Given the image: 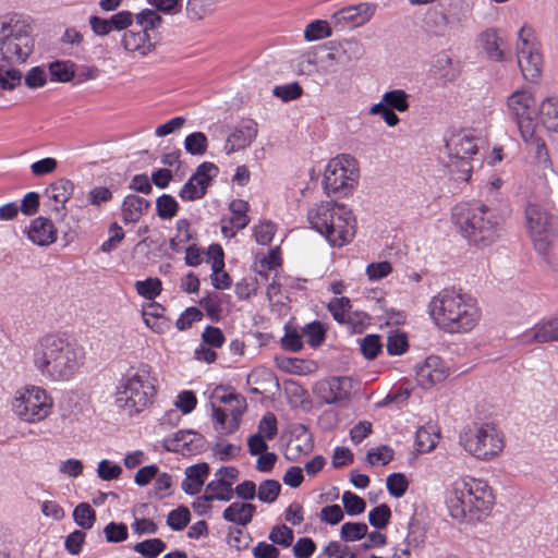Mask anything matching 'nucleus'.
Here are the masks:
<instances>
[{
    "mask_svg": "<svg viewBox=\"0 0 558 558\" xmlns=\"http://www.w3.org/2000/svg\"><path fill=\"white\" fill-rule=\"evenodd\" d=\"M361 352L367 360H374L381 352L383 343L378 335H367L360 340Z\"/></svg>",
    "mask_w": 558,
    "mask_h": 558,
    "instance_id": "603ef678",
    "label": "nucleus"
},
{
    "mask_svg": "<svg viewBox=\"0 0 558 558\" xmlns=\"http://www.w3.org/2000/svg\"><path fill=\"white\" fill-rule=\"evenodd\" d=\"M342 504L349 515H357L365 511V500L352 492H344L342 495Z\"/></svg>",
    "mask_w": 558,
    "mask_h": 558,
    "instance_id": "6e6d98bb",
    "label": "nucleus"
},
{
    "mask_svg": "<svg viewBox=\"0 0 558 558\" xmlns=\"http://www.w3.org/2000/svg\"><path fill=\"white\" fill-rule=\"evenodd\" d=\"M122 45L126 51H138L142 56H146L155 48V43L150 40L148 33L138 31H129L122 37Z\"/></svg>",
    "mask_w": 558,
    "mask_h": 558,
    "instance_id": "5701e85b",
    "label": "nucleus"
},
{
    "mask_svg": "<svg viewBox=\"0 0 558 558\" xmlns=\"http://www.w3.org/2000/svg\"><path fill=\"white\" fill-rule=\"evenodd\" d=\"M374 14V8L369 3H359L340 9L331 16V24L343 29L365 24Z\"/></svg>",
    "mask_w": 558,
    "mask_h": 558,
    "instance_id": "dca6fc26",
    "label": "nucleus"
},
{
    "mask_svg": "<svg viewBox=\"0 0 558 558\" xmlns=\"http://www.w3.org/2000/svg\"><path fill=\"white\" fill-rule=\"evenodd\" d=\"M245 410L246 401L245 398L243 397L236 399L234 403L230 404V408L227 410L231 415V418L229 420L228 433H234L239 429L241 416L243 415Z\"/></svg>",
    "mask_w": 558,
    "mask_h": 558,
    "instance_id": "680f3d73",
    "label": "nucleus"
},
{
    "mask_svg": "<svg viewBox=\"0 0 558 558\" xmlns=\"http://www.w3.org/2000/svg\"><path fill=\"white\" fill-rule=\"evenodd\" d=\"M149 369L147 364H141L136 369L131 368L119 381L116 404L129 415L143 411L151 403L156 395Z\"/></svg>",
    "mask_w": 558,
    "mask_h": 558,
    "instance_id": "423d86ee",
    "label": "nucleus"
},
{
    "mask_svg": "<svg viewBox=\"0 0 558 558\" xmlns=\"http://www.w3.org/2000/svg\"><path fill=\"white\" fill-rule=\"evenodd\" d=\"M445 147L449 158H471L477 153L475 138L463 131L454 133L446 140Z\"/></svg>",
    "mask_w": 558,
    "mask_h": 558,
    "instance_id": "6ab92c4d",
    "label": "nucleus"
},
{
    "mask_svg": "<svg viewBox=\"0 0 558 558\" xmlns=\"http://www.w3.org/2000/svg\"><path fill=\"white\" fill-rule=\"evenodd\" d=\"M409 97L403 89H392L383 95L387 108L398 112H404L409 109Z\"/></svg>",
    "mask_w": 558,
    "mask_h": 558,
    "instance_id": "2f4dec72",
    "label": "nucleus"
},
{
    "mask_svg": "<svg viewBox=\"0 0 558 558\" xmlns=\"http://www.w3.org/2000/svg\"><path fill=\"white\" fill-rule=\"evenodd\" d=\"M352 383L347 376L319 380L314 386V393L326 404H338L350 399Z\"/></svg>",
    "mask_w": 558,
    "mask_h": 558,
    "instance_id": "4468645a",
    "label": "nucleus"
},
{
    "mask_svg": "<svg viewBox=\"0 0 558 558\" xmlns=\"http://www.w3.org/2000/svg\"><path fill=\"white\" fill-rule=\"evenodd\" d=\"M368 527L363 522H347L341 526L340 537L344 542L360 541L366 536Z\"/></svg>",
    "mask_w": 558,
    "mask_h": 558,
    "instance_id": "a19ab883",
    "label": "nucleus"
},
{
    "mask_svg": "<svg viewBox=\"0 0 558 558\" xmlns=\"http://www.w3.org/2000/svg\"><path fill=\"white\" fill-rule=\"evenodd\" d=\"M122 473V468L110 460H101L98 463L97 475L102 481L117 480Z\"/></svg>",
    "mask_w": 558,
    "mask_h": 558,
    "instance_id": "69168bd1",
    "label": "nucleus"
},
{
    "mask_svg": "<svg viewBox=\"0 0 558 558\" xmlns=\"http://www.w3.org/2000/svg\"><path fill=\"white\" fill-rule=\"evenodd\" d=\"M52 399L40 387H31L16 397L13 401L14 413L28 423L39 422L46 418L52 409Z\"/></svg>",
    "mask_w": 558,
    "mask_h": 558,
    "instance_id": "9b49d317",
    "label": "nucleus"
},
{
    "mask_svg": "<svg viewBox=\"0 0 558 558\" xmlns=\"http://www.w3.org/2000/svg\"><path fill=\"white\" fill-rule=\"evenodd\" d=\"M293 435H295V441H299L294 447L295 451L298 453L308 454L314 448V442L307 427L303 424H299L295 426Z\"/></svg>",
    "mask_w": 558,
    "mask_h": 558,
    "instance_id": "09e8293b",
    "label": "nucleus"
},
{
    "mask_svg": "<svg viewBox=\"0 0 558 558\" xmlns=\"http://www.w3.org/2000/svg\"><path fill=\"white\" fill-rule=\"evenodd\" d=\"M280 342L286 351L299 352L303 348L302 335L290 324L284 326V336Z\"/></svg>",
    "mask_w": 558,
    "mask_h": 558,
    "instance_id": "37998d69",
    "label": "nucleus"
},
{
    "mask_svg": "<svg viewBox=\"0 0 558 558\" xmlns=\"http://www.w3.org/2000/svg\"><path fill=\"white\" fill-rule=\"evenodd\" d=\"M73 192V182L64 178L51 183L46 190V194L49 198L53 199L56 203L62 204V209H65L64 204L70 199Z\"/></svg>",
    "mask_w": 558,
    "mask_h": 558,
    "instance_id": "cd10ccee",
    "label": "nucleus"
},
{
    "mask_svg": "<svg viewBox=\"0 0 558 558\" xmlns=\"http://www.w3.org/2000/svg\"><path fill=\"white\" fill-rule=\"evenodd\" d=\"M165 549L166 543L160 538L145 539L134 546V550L145 558H157Z\"/></svg>",
    "mask_w": 558,
    "mask_h": 558,
    "instance_id": "4c0bfd02",
    "label": "nucleus"
},
{
    "mask_svg": "<svg viewBox=\"0 0 558 558\" xmlns=\"http://www.w3.org/2000/svg\"><path fill=\"white\" fill-rule=\"evenodd\" d=\"M191 521L190 510L185 506H179L169 512L167 524L173 531H182Z\"/></svg>",
    "mask_w": 558,
    "mask_h": 558,
    "instance_id": "3c124183",
    "label": "nucleus"
},
{
    "mask_svg": "<svg viewBox=\"0 0 558 558\" xmlns=\"http://www.w3.org/2000/svg\"><path fill=\"white\" fill-rule=\"evenodd\" d=\"M104 534L108 543H121L128 538L129 532L126 524L110 522L105 526Z\"/></svg>",
    "mask_w": 558,
    "mask_h": 558,
    "instance_id": "13d9d810",
    "label": "nucleus"
},
{
    "mask_svg": "<svg viewBox=\"0 0 558 558\" xmlns=\"http://www.w3.org/2000/svg\"><path fill=\"white\" fill-rule=\"evenodd\" d=\"M22 72L17 69H4L0 66V89L13 90L22 83Z\"/></svg>",
    "mask_w": 558,
    "mask_h": 558,
    "instance_id": "5fc2aeb1",
    "label": "nucleus"
},
{
    "mask_svg": "<svg viewBox=\"0 0 558 558\" xmlns=\"http://www.w3.org/2000/svg\"><path fill=\"white\" fill-rule=\"evenodd\" d=\"M518 64L525 80L534 82L541 75L542 56L534 50H519Z\"/></svg>",
    "mask_w": 558,
    "mask_h": 558,
    "instance_id": "412c9836",
    "label": "nucleus"
},
{
    "mask_svg": "<svg viewBox=\"0 0 558 558\" xmlns=\"http://www.w3.org/2000/svg\"><path fill=\"white\" fill-rule=\"evenodd\" d=\"M510 117L517 123L521 136L531 137L533 128H537L535 99L527 90H517L507 99Z\"/></svg>",
    "mask_w": 558,
    "mask_h": 558,
    "instance_id": "f8f14e48",
    "label": "nucleus"
},
{
    "mask_svg": "<svg viewBox=\"0 0 558 558\" xmlns=\"http://www.w3.org/2000/svg\"><path fill=\"white\" fill-rule=\"evenodd\" d=\"M536 129L537 128H533V133L531 137L522 136V138L527 145H530L538 162L547 165L550 161L548 149L546 147L544 140L536 135Z\"/></svg>",
    "mask_w": 558,
    "mask_h": 558,
    "instance_id": "79ce46f5",
    "label": "nucleus"
},
{
    "mask_svg": "<svg viewBox=\"0 0 558 558\" xmlns=\"http://www.w3.org/2000/svg\"><path fill=\"white\" fill-rule=\"evenodd\" d=\"M281 492V485L276 480H265L259 484L256 493L258 499L263 502L271 504L276 501Z\"/></svg>",
    "mask_w": 558,
    "mask_h": 558,
    "instance_id": "49530a36",
    "label": "nucleus"
},
{
    "mask_svg": "<svg viewBox=\"0 0 558 558\" xmlns=\"http://www.w3.org/2000/svg\"><path fill=\"white\" fill-rule=\"evenodd\" d=\"M345 64L343 53H340L338 48L331 49V51L326 52L324 56H318L319 73L322 74H335L339 71L340 66Z\"/></svg>",
    "mask_w": 558,
    "mask_h": 558,
    "instance_id": "c85d7f7f",
    "label": "nucleus"
},
{
    "mask_svg": "<svg viewBox=\"0 0 558 558\" xmlns=\"http://www.w3.org/2000/svg\"><path fill=\"white\" fill-rule=\"evenodd\" d=\"M242 396L233 392L229 387L226 386H217L210 396V404L215 403L217 405L220 404H232L240 399Z\"/></svg>",
    "mask_w": 558,
    "mask_h": 558,
    "instance_id": "052dcab7",
    "label": "nucleus"
},
{
    "mask_svg": "<svg viewBox=\"0 0 558 558\" xmlns=\"http://www.w3.org/2000/svg\"><path fill=\"white\" fill-rule=\"evenodd\" d=\"M32 50L29 24L16 13L0 17V58L24 62Z\"/></svg>",
    "mask_w": 558,
    "mask_h": 558,
    "instance_id": "0eeeda50",
    "label": "nucleus"
},
{
    "mask_svg": "<svg viewBox=\"0 0 558 558\" xmlns=\"http://www.w3.org/2000/svg\"><path fill=\"white\" fill-rule=\"evenodd\" d=\"M229 208L232 213L230 223L238 230L244 229L250 222V218L245 214L248 208L247 203L242 199H235L231 202Z\"/></svg>",
    "mask_w": 558,
    "mask_h": 558,
    "instance_id": "e433bc0d",
    "label": "nucleus"
},
{
    "mask_svg": "<svg viewBox=\"0 0 558 558\" xmlns=\"http://www.w3.org/2000/svg\"><path fill=\"white\" fill-rule=\"evenodd\" d=\"M495 498L485 481L465 477L453 483L446 504L452 519L476 523L486 518Z\"/></svg>",
    "mask_w": 558,
    "mask_h": 558,
    "instance_id": "7ed1b4c3",
    "label": "nucleus"
},
{
    "mask_svg": "<svg viewBox=\"0 0 558 558\" xmlns=\"http://www.w3.org/2000/svg\"><path fill=\"white\" fill-rule=\"evenodd\" d=\"M269 541L274 544L289 547L293 543L294 534L292 529L287 526L286 524L276 525L272 527L268 535Z\"/></svg>",
    "mask_w": 558,
    "mask_h": 558,
    "instance_id": "4d7b16f0",
    "label": "nucleus"
},
{
    "mask_svg": "<svg viewBox=\"0 0 558 558\" xmlns=\"http://www.w3.org/2000/svg\"><path fill=\"white\" fill-rule=\"evenodd\" d=\"M264 438L272 440L278 434V422L274 413H266L258 423V432Z\"/></svg>",
    "mask_w": 558,
    "mask_h": 558,
    "instance_id": "bf43d9fd",
    "label": "nucleus"
},
{
    "mask_svg": "<svg viewBox=\"0 0 558 558\" xmlns=\"http://www.w3.org/2000/svg\"><path fill=\"white\" fill-rule=\"evenodd\" d=\"M202 340L205 345L218 349L222 347L226 338L220 328L207 326L202 333Z\"/></svg>",
    "mask_w": 558,
    "mask_h": 558,
    "instance_id": "774afa93",
    "label": "nucleus"
},
{
    "mask_svg": "<svg viewBox=\"0 0 558 558\" xmlns=\"http://www.w3.org/2000/svg\"><path fill=\"white\" fill-rule=\"evenodd\" d=\"M464 449L477 459L487 460L504 448V441L494 425L485 423L470 428L461 436Z\"/></svg>",
    "mask_w": 558,
    "mask_h": 558,
    "instance_id": "1a4fd4ad",
    "label": "nucleus"
},
{
    "mask_svg": "<svg viewBox=\"0 0 558 558\" xmlns=\"http://www.w3.org/2000/svg\"><path fill=\"white\" fill-rule=\"evenodd\" d=\"M484 50L487 56L495 61H501L504 59V52L499 47L500 38L494 29H487L481 35Z\"/></svg>",
    "mask_w": 558,
    "mask_h": 558,
    "instance_id": "7c9ffc66",
    "label": "nucleus"
},
{
    "mask_svg": "<svg viewBox=\"0 0 558 558\" xmlns=\"http://www.w3.org/2000/svg\"><path fill=\"white\" fill-rule=\"evenodd\" d=\"M27 236L34 244L48 246L56 242L57 229L50 219L38 217L31 222Z\"/></svg>",
    "mask_w": 558,
    "mask_h": 558,
    "instance_id": "aec40b11",
    "label": "nucleus"
},
{
    "mask_svg": "<svg viewBox=\"0 0 558 558\" xmlns=\"http://www.w3.org/2000/svg\"><path fill=\"white\" fill-rule=\"evenodd\" d=\"M216 0H187L186 14L191 20L199 21L214 12Z\"/></svg>",
    "mask_w": 558,
    "mask_h": 558,
    "instance_id": "c756f323",
    "label": "nucleus"
},
{
    "mask_svg": "<svg viewBox=\"0 0 558 558\" xmlns=\"http://www.w3.org/2000/svg\"><path fill=\"white\" fill-rule=\"evenodd\" d=\"M208 147L207 136L203 132H194L184 140L185 150L194 156L204 155Z\"/></svg>",
    "mask_w": 558,
    "mask_h": 558,
    "instance_id": "58836bf2",
    "label": "nucleus"
},
{
    "mask_svg": "<svg viewBox=\"0 0 558 558\" xmlns=\"http://www.w3.org/2000/svg\"><path fill=\"white\" fill-rule=\"evenodd\" d=\"M359 168L350 155L331 159L324 174V190L327 195L347 196L357 184Z\"/></svg>",
    "mask_w": 558,
    "mask_h": 558,
    "instance_id": "6e6552de",
    "label": "nucleus"
},
{
    "mask_svg": "<svg viewBox=\"0 0 558 558\" xmlns=\"http://www.w3.org/2000/svg\"><path fill=\"white\" fill-rule=\"evenodd\" d=\"M452 220L469 242L476 246H487L495 242L504 225V218L497 209L481 203L456 206Z\"/></svg>",
    "mask_w": 558,
    "mask_h": 558,
    "instance_id": "20e7f679",
    "label": "nucleus"
},
{
    "mask_svg": "<svg viewBox=\"0 0 558 558\" xmlns=\"http://www.w3.org/2000/svg\"><path fill=\"white\" fill-rule=\"evenodd\" d=\"M538 118L548 132L558 133V98L551 97L543 100L539 106Z\"/></svg>",
    "mask_w": 558,
    "mask_h": 558,
    "instance_id": "bb28decb",
    "label": "nucleus"
},
{
    "mask_svg": "<svg viewBox=\"0 0 558 558\" xmlns=\"http://www.w3.org/2000/svg\"><path fill=\"white\" fill-rule=\"evenodd\" d=\"M390 518L391 510L387 504L375 507L368 513L369 524L377 530L385 529L389 524Z\"/></svg>",
    "mask_w": 558,
    "mask_h": 558,
    "instance_id": "8fccbe9b",
    "label": "nucleus"
},
{
    "mask_svg": "<svg viewBox=\"0 0 558 558\" xmlns=\"http://www.w3.org/2000/svg\"><path fill=\"white\" fill-rule=\"evenodd\" d=\"M150 207V202L137 195H128L122 203V215L125 223L136 222Z\"/></svg>",
    "mask_w": 558,
    "mask_h": 558,
    "instance_id": "b1692460",
    "label": "nucleus"
},
{
    "mask_svg": "<svg viewBox=\"0 0 558 558\" xmlns=\"http://www.w3.org/2000/svg\"><path fill=\"white\" fill-rule=\"evenodd\" d=\"M205 438L192 429H181L163 440L167 451L181 453L182 456L195 454L203 450Z\"/></svg>",
    "mask_w": 558,
    "mask_h": 558,
    "instance_id": "2eb2a0df",
    "label": "nucleus"
},
{
    "mask_svg": "<svg viewBox=\"0 0 558 558\" xmlns=\"http://www.w3.org/2000/svg\"><path fill=\"white\" fill-rule=\"evenodd\" d=\"M179 203L172 195L162 194L156 201L157 215L161 219H171L179 211Z\"/></svg>",
    "mask_w": 558,
    "mask_h": 558,
    "instance_id": "c9c22d12",
    "label": "nucleus"
},
{
    "mask_svg": "<svg viewBox=\"0 0 558 558\" xmlns=\"http://www.w3.org/2000/svg\"><path fill=\"white\" fill-rule=\"evenodd\" d=\"M415 375L417 384L427 389L444 381L447 377V371L440 357L430 355L423 363L415 366Z\"/></svg>",
    "mask_w": 558,
    "mask_h": 558,
    "instance_id": "f3484780",
    "label": "nucleus"
},
{
    "mask_svg": "<svg viewBox=\"0 0 558 558\" xmlns=\"http://www.w3.org/2000/svg\"><path fill=\"white\" fill-rule=\"evenodd\" d=\"M73 518L78 526L88 530L94 525L96 512L89 504L82 502L75 507Z\"/></svg>",
    "mask_w": 558,
    "mask_h": 558,
    "instance_id": "ea45409f",
    "label": "nucleus"
},
{
    "mask_svg": "<svg viewBox=\"0 0 558 558\" xmlns=\"http://www.w3.org/2000/svg\"><path fill=\"white\" fill-rule=\"evenodd\" d=\"M428 312L434 323L450 333L470 331L480 317L474 299L454 288H445L433 296Z\"/></svg>",
    "mask_w": 558,
    "mask_h": 558,
    "instance_id": "f03ea898",
    "label": "nucleus"
},
{
    "mask_svg": "<svg viewBox=\"0 0 558 558\" xmlns=\"http://www.w3.org/2000/svg\"><path fill=\"white\" fill-rule=\"evenodd\" d=\"M298 66L301 74L312 75L319 73L318 52L310 51L302 54L299 59Z\"/></svg>",
    "mask_w": 558,
    "mask_h": 558,
    "instance_id": "0e129e2a",
    "label": "nucleus"
},
{
    "mask_svg": "<svg viewBox=\"0 0 558 558\" xmlns=\"http://www.w3.org/2000/svg\"><path fill=\"white\" fill-rule=\"evenodd\" d=\"M82 349L59 335H46L34 347L33 362L52 380L70 379L83 364Z\"/></svg>",
    "mask_w": 558,
    "mask_h": 558,
    "instance_id": "f257e3e1",
    "label": "nucleus"
},
{
    "mask_svg": "<svg viewBox=\"0 0 558 558\" xmlns=\"http://www.w3.org/2000/svg\"><path fill=\"white\" fill-rule=\"evenodd\" d=\"M209 465L205 462L189 466L185 471L186 477L182 482V489L187 495H197L209 474Z\"/></svg>",
    "mask_w": 558,
    "mask_h": 558,
    "instance_id": "4be33fe9",
    "label": "nucleus"
},
{
    "mask_svg": "<svg viewBox=\"0 0 558 558\" xmlns=\"http://www.w3.org/2000/svg\"><path fill=\"white\" fill-rule=\"evenodd\" d=\"M203 318V313L194 306L187 307L177 319L175 326L179 330H186L191 328L193 323L199 322Z\"/></svg>",
    "mask_w": 558,
    "mask_h": 558,
    "instance_id": "338daca9",
    "label": "nucleus"
},
{
    "mask_svg": "<svg viewBox=\"0 0 558 558\" xmlns=\"http://www.w3.org/2000/svg\"><path fill=\"white\" fill-rule=\"evenodd\" d=\"M136 292L150 301H154L162 291V284L159 278H147L135 282Z\"/></svg>",
    "mask_w": 558,
    "mask_h": 558,
    "instance_id": "f704fd0d",
    "label": "nucleus"
},
{
    "mask_svg": "<svg viewBox=\"0 0 558 558\" xmlns=\"http://www.w3.org/2000/svg\"><path fill=\"white\" fill-rule=\"evenodd\" d=\"M447 167L456 181H468L471 178L470 158H449Z\"/></svg>",
    "mask_w": 558,
    "mask_h": 558,
    "instance_id": "72a5a7b5",
    "label": "nucleus"
},
{
    "mask_svg": "<svg viewBox=\"0 0 558 558\" xmlns=\"http://www.w3.org/2000/svg\"><path fill=\"white\" fill-rule=\"evenodd\" d=\"M523 343L558 341V319L549 320L522 336Z\"/></svg>",
    "mask_w": 558,
    "mask_h": 558,
    "instance_id": "a878e982",
    "label": "nucleus"
},
{
    "mask_svg": "<svg viewBox=\"0 0 558 558\" xmlns=\"http://www.w3.org/2000/svg\"><path fill=\"white\" fill-rule=\"evenodd\" d=\"M234 496L232 482L223 476H216V480L206 485L204 499L205 500H221L230 501Z\"/></svg>",
    "mask_w": 558,
    "mask_h": 558,
    "instance_id": "393cba45",
    "label": "nucleus"
},
{
    "mask_svg": "<svg viewBox=\"0 0 558 558\" xmlns=\"http://www.w3.org/2000/svg\"><path fill=\"white\" fill-rule=\"evenodd\" d=\"M257 135V123L253 120L242 121L228 136L225 150L228 155L247 147Z\"/></svg>",
    "mask_w": 558,
    "mask_h": 558,
    "instance_id": "a211bd4d",
    "label": "nucleus"
},
{
    "mask_svg": "<svg viewBox=\"0 0 558 558\" xmlns=\"http://www.w3.org/2000/svg\"><path fill=\"white\" fill-rule=\"evenodd\" d=\"M218 173L219 169L215 163L209 161L202 162L181 187L179 197L184 202H193L203 198Z\"/></svg>",
    "mask_w": 558,
    "mask_h": 558,
    "instance_id": "ddd939ff",
    "label": "nucleus"
},
{
    "mask_svg": "<svg viewBox=\"0 0 558 558\" xmlns=\"http://www.w3.org/2000/svg\"><path fill=\"white\" fill-rule=\"evenodd\" d=\"M525 215L527 228L536 251L546 254L557 238V217L539 205H529Z\"/></svg>",
    "mask_w": 558,
    "mask_h": 558,
    "instance_id": "9d476101",
    "label": "nucleus"
},
{
    "mask_svg": "<svg viewBox=\"0 0 558 558\" xmlns=\"http://www.w3.org/2000/svg\"><path fill=\"white\" fill-rule=\"evenodd\" d=\"M272 94L283 101H290L301 97L303 89L299 83L294 82L287 85L276 86Z\"/></svg>",
    "mask_w": 558,
    "mask_h": 558,
    "instance_id": "e2e57ef3",
    "label": "nucleus"
},
{
    "mask_svg": "<svg viewBox=\"0 0 558 558\" xmlns=\"http://www.w3.org/2000/svg\"><path fill=\"white\" fill-rule=\"evenodd\" d=\"M389 494L396 498L402 497L409 487V481L403 473H392L386 480Z\"/></svg>",
    "mask_w": 558,
    "mask_h": 558,
    "instance_id": "864d4df0",
    "label": "nucleus"
},
{
    "mask_svg": "<svg viewBox=\"0 0 558 558\" xmlns=\"http://www.w3.org/2000/svg\"><path fill=\"white\" fill-rule=\"evenodd\" d=\"M302 335L307 337V343L312 348H316L324 342L326 330L320 322L314 320L303 328Z\"/></svg>",
    "mask_w": 558,
    "mask_h": 558,
    "instance_id": "a18cd8bd",
    "label": "nucleus"
},
{
    "mask_svg": "<svg viewBox=\"0 0 558 558\" xmlns=\"http://www.w3.org/2000/svg\"><path fill=\"white\" fill-rule=\"evenodd\" d=\"M307 219L332 246L341 247L355 235V217L344 204L322 203L308 210Z\"/></svg>",
    "mask_w": 558,
    "mask_h": 558,
    "instance_id": "39448f33",
    "label": "nucleus"
},
{
    "mask_svg": "<svg viewBox=\"0 0 558 558\" xmlns=\"http://www.w3.org/2000/svg\"><path fill=\"white\" fill-rule=\"evenodd\" d=\"M136 23L140 25L141 31L148 33L150 29L159 27L163 20L151 9H144L135 16Z\"/></svg>",
    "mask_w": 558,
    "mask_h": 558,
    "instance_id": "de8ad7c7",
    "label": "nucleus"
},
{
    "mask_svg": "<svg viewBox=\"0 0 558 558\" xmlns=\"http://www.w3.org/2000/svg\"><path fill=\"white\" fill-rule=\"evenodd\" d=\"M49 72L53 81L70 82L75 76L74 63L71 61H53L49 64Z\"/></svg>",
    "mask_w": 558,
    "mask_h": 558,
    "instance_id": "473e14b6",
    "label": "nucleus"
},
{
    "mask_svg": "<svg viewBox=\"0 0 558 558\" xmlns=\"http://www.w3.org/2000/svg\"><path fill=\"white\" fill-rule=\"evenodd\" d=\"M331 35V27L327 21L315 20L311 22L305 31L304 37L308 41H314L329 37Z\"/></svg>",
    "mask_w": 558,
    "mask_h": 558,
    "instance_id": "c03bdc74",
    "label": "nucleus"
}]
</instances>
